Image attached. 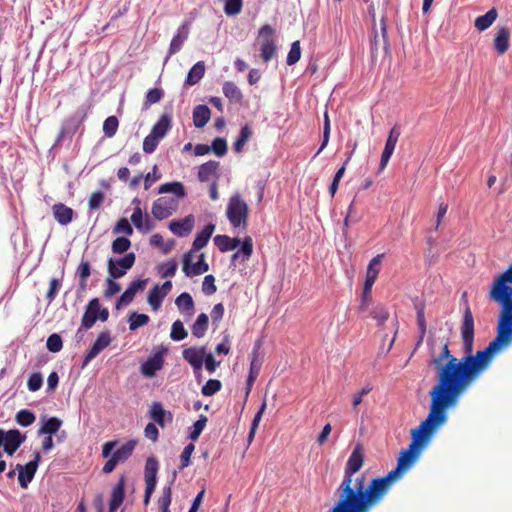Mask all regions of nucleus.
Instances as JSON below:
<instances>
[{"instance_id": "f257e3e1", "label": "nucleus", "mask_w": 512, "mask_h": 512, "mask_svg": "<svg viewBox=\"0 0 512 512\" xmlns=\"http://www.w3.org/2000/svg\"><path fill=\"white\" fill-rule=\"evenodd\" d=\"M496 337L483 349L473 354L474 318L467 306L463 314L461 337L463 340L462 358L451 354L448 342L444 343L439 355L432 357L431 365L437 373V384L430 391L447 399L459 401L470 386L486 371L493 356L504 347L512 344V313L499 306Z\"/></svg>"}, {"instance_id": "f03ea898", "label": "nucleus", "mask_w": 512, "mask_h": 512, "mask_svg": "<svg viewBox=\"0 0 512 512\" xmlns=\"http://www.w3.org/2000/svg\"><path fill=\"white\" fill-rule=\"evenodd\" d=\"M364 462L362 447L357 444L351 452L340 485L336 490L338 500L329 512H360L367 484L365 475H356Z\"/></svg>"}, {"instance_id": "7ed1b4c3", "label": "nucleus", "mask_w": 512, "mask_h": 512, "mask_svg": "<svg viewBox=\"0 0 512 512\" xmlns=\"http://www.w3.org/2000/svg\"><path fill=\"white\" fill-rule=\"evenodd\" d=\"M429 413L418 427L411 430V443L416 452H421L431 441L436 430L448 420L447 410L455 407L459 401L430 395Z\"/></svg>"}, {"instance_id": "20e7f679", "label": "nucleus", "mask_w": 512, "mask_h": 512, "mask_svg": "<svg viewBox=\"0 0 512 512\" xmlns=\"http://www.w3.org/2000/svg\"><path fill=\"white\" fill-rule=\"evenodd\" d=\"M405 472L398 466L382 477L373 478L368 484L360 512H370L371 509L381 503L389 492L392 484Z\"/></svg>"}, {"instance_id": "39448f33", "label": "nucleus", "mask_w": 512, "mask_h": 512, "mask_svg": "<svg viewBox=\"0 0 512 512\" xmlns=\"http://www.w3.org/2000/svg\"><path fill=\"white\" fill-rule=\"evenodd\" d=\"M488 297L490 301L498 306H504L512 313V262L493 277Z\"/></svg>"}, {"instance_id": "423d86ee", "label": "nucleus", "mask_w": 512, "mask_h": 512, "mask_svg": "<svg viewBox=\"0 0 512 512\" xmlns=\"http://www.w3.org/2000/svg\"><path fill=\"white\" fill-rule=\"evenodd\" d=\"M249 208L247 203L241 198L240 194L232 195L226 208V216L233 228H242L246 230L248 225Z\"/></svg>"}, {"instance_id": "0eeeda50", "label": "nucleus", "mask_w": 512, "mask_h": 512, "mask_svg": "<svg viewBox=\"0 0 512 512\" xmlns=\"http://www.w3.org/2000/svg\"><path fill=\"white\" fill-rule=\"evenodd\" d=\"M118 441H107L102 445V456L104 458H108L109 456H112L119 464L124 463L127 461L130 456L132 455L136 445L137 441L134 439H130L127 442H125L123 445H121L117 450L114 451V449L117 447Z\"/></svg>"}, {"instance_id": "6e6552de", "label": "nucleus", "mask_w": 512, "mask_h": 512, "mask_svg": "<svg viewBox=\"0 0 512 512\" xmlns=\"http://www.w3.org/2000/svg\"><path fill=\"white\" fill-rule=\"evenodd\" d=\"M118 441H107L102 445V456L104 458H108L109 456H112L119 464L124 463L127 461L130 456L132 455L136 445L137 441L134 439H130L127 442H125L123 445H121L117 450L114 451V449L117 447Z\"/></svg>"}, {"instance_id": "1a4fd4ad", "label": "nucleus", "mask_w": 512, "mask_h": 512, "mask_svg": "<svg viewBox=\"0 0 512 512\" xmlns=\"http://www.w3.org/2000/svg\"><path fill=\"white\" fill-rule=\"evenodd\" d=\"M275 30L269 25H263L258 32V38L260 40V55L264 62L268 63L276 55V44L274 40Z\"/></svg>"}, {"instance_id": "9d476101", "label": "nucleus", "mask_w": 512, "mask_h": 512, "mask_svg": "<svg viewBox=\"0 0 512 512\" xmlns=\"http://www.w3.org/2000/svg\"><path fill=\"white\" fill-rule=\"evenodd\" d=\"M136 255L133 252L126 253L123 257H110L107 260L108 275L112 278H122L135 264Z\"/></svg>"}, {"instance_id": "9b49d317", "label": "nucleus", "mask_w": 512, "mask_h": 512, "mask_svg": "<svg viewBox=\"0 0 512 512\" xmlns=\"http://www.w3.org/2000/svg\"><path fill=\"white\" fill-rule=\"evenodd\" d=\"M168 352V348L161 345L153 349L151 355L141 364L140 371L143 376L151 378L156 372L161 370L164 364V355Z\"/></svg>"}, {"instance_id": "f8f14e48", "label": "nucleus", "mask_w": 512, "mask_h": 512, "mask_svg": "<svg viewBox=\"0 0 512 512\" xmlns=\"http://www.w3.org/2000/svg\"><path fill=\"white\" fill-rule=\"evenodd\" d=\"M33 455V460L29 461L25 465L17 464L15 467V470L18 471L19 485L23 489H26L34 479L41 460L40 452L35 451Z\"/></svg>"}, {"instance_id": "ddd939ff", "label": "nucleus", "mask_w": 512, "mask_h": 512, "mask_svg": "<svg viewBox=\"0 0 512 512\" xmlns=\"http://www.w3.org/2000/svg\"><path fill=\"white\" fill-rule=\"evenodd\" d=\"M206 352V346H202L200 348L189 347L182 351L183 359L193 368L198 382L201 381V370L203 368Z\"/></svg>"}, {"instance_id": "4468645a", "label": "nucleus", "mask_w": 512, "mask_h": 512, "mask_svg": "<svg viewBox=\"0 0 512 512\" xmlns=\"http://www.w3.org/2000/svg\"><path fill=\"white\" fill-rule=\"evenodd\" d=\"M179 201L174 197H160L153 202L152 214L157 220L169 218L178 208Z\"/></svg>"}, {"instance_id": "2eb2a0df", "label": "nucleus", "mask_w": 512, "mask_h": 512, "mask_svg": "<svg viewBox=\"0 0 512 512\" xmlns=\"http://www.w3.org/2000/svg\"><path fill=\"white\" fill-rule=\"evenodd\" d=\"M112 341L111 333L108 330L102 331L91 348L87 351L82 362V368L86 367L94 358H96Z\"/></svg>"}, {"instance_id": "dca6fc26", "label": "nucleus", "mask_w": 512, "mask_h": 512, "mask_svg": "<svg viewBox=\"0 0 512 512\" xmlns=\"http://www.w3.org/2000/svg\"><path fill=\"white\" fill-rule=\"evenodd\" d=\"M148 279H137L129 284L127 289L121 294V296L116 301V309H121L127 305H129L137 292L143 291L146 287Z\"/></svg>"}, {"instance_id": "f3484780", "label": "nucleus", "mask_w": 512, "mask_h": 512, "mask_svg": "<svg viewBox=\"0 0 512 512\" xmlns=\"http://www.w3.org/2000/svg\"><path fill=\"white\" fill-rule=\"evenodd\" d=\"M209 270L204 255L201 254L196 263H191V253H187L183 257V272L187 277L201 275Z\"/></svg>"}, {"instance_id": "a211bd4d", "label": "nucleus", "mask_w": 512, "mask_h": 512, "mask_svg": "<svg viewBox=\"0 0 512 512\" xmlns=\"http://www.w3.org/2000/svg\"><path fill=\"white\" fill-rule=\"evenodd\" d=\"M194 216L187 215L181 220H173L169 223V230L178 237L188 236L194 227Z\"/></svg>"}, {"instance_id": "6ab92c4d", "label": "nucleus", "mask_w": 512, "mask_h": 512, "mask_svg": "<svg viewBox=\"0 0 512 512\" xmlns=\"http://www.w3.org/2000/svg\"><path fill=\"white\" fill-rule=\"evenodd\" d=\"M125 483L126 478L124 475H121L117 484L113 487L111 493V499L109 503V512H116L117 509L123 503L125 497Z\"/></svg>"}, {"instance_id": "aec40b11", "label": "nucleus", "mask_w": 512, "mask_h": 512, "mask_svg": "<svg viewBox=\"0 0 512 512\" xmlns=\"http://www.w3.org/2000/svg\"><path fill=\"white\" fill-rule=\"evenodd\" d=\"M172 128L171 113L164 112L158 121L152 126L150 134L162 140Z\"/></svg>"}, {"instance_id": "412c9836", "label": "nucleus", "mask_w": 512, "mask_h": 512, "mask_svg": "<svg viewBox=\"0 0 512 512\" xmlns=\"http://www.w3.org/2000/svg\"><path fill=\"white\" fill-rule=\"evenodd\" d=\"M97 305L98 298L91 299L86 305L84 314L81 319L82 328L85 330L91 329L98 320V311H96Z\"/></svg>"}, {"instance_id": "4be33fe9", "label": "nucleus", "mask_w": 512, "mask_h": 512, "mask_svg": "<svg viewBox=\"0 0 512 512\" xmlns=\"http://www.w3.org/2000/svg\"><path fill=\"white\" fill-rule=\"evenodd\" d=\"M179 312L185 317H192L195 313V304L188 292L181 293L175 300Z\"/></svg>"}, {"instance_id": "5701e85b", "label": "nucleus", "mask_w": 512, "mask_h": 512, "mask_svg": "<svg viewBox=\"0 0 512 512\" xmlns=\"http://www.w3.org/2000/svg\"><path fill=\"white\" fill-rule=\"evenodd\" d=\"M215 246L219 249L220 252L225 253L228 251H232L237 247H241V239L238 237L231 238L227 235H216L213 238Z\"/></svg>"}, {"instance_id": "b1692460", "label": "nucleus", "mask_w": 512, "mask_h": 512, "mask_svg": "<svg viewBox=\"0 0 512 512\" xmlns=\"http://www.w3.org/2000/svg\"><path fill=\"white\" fill-rule=\"evenodd\" d=\"M131 221L139 231L148 232L153 229V223L149 216L147 214L144 216L142 209L139 206L134 208L131 215Z\"/></svg>"}, {"instance_id": "393cba45", "label": "nucleus", "mask_w": 512, "mask_h": 512, "mask_svg": "<svg viewBox=\"0 0 512 512\" xmlns=\"http://www.w3.org/2000/svg\"><path fill=\"white\" fill-rule=\"evenodd\" d=\"M214 230L215 224L208 223L207 225H205L204 228L196 234L195 239L192 243V251H198L204 248L208 244Z\"/></svg>"}, {"instance_id": "a878e982", "label": "nucleus", "mask_w": 512, "mask_h": 512, "mask_svg": "<svg viewBox=\"0 0 512 512\" xmlns=\"http://www.w3.org/2000/svg\"><path fill=\"white\" fill-rule=\"evenodd\" d=\"M159 469L158 460L155 457H148L144 468L145 484L156 487L157 474Z\"/></svg>"}, {"instance_id": "bb28decb", "label": "nucleus", "mask_w": 512, "mask_h": 512, "mask_svg": "<svg viewBox=\"0 0 512 512\" xmlns=\"http://www.w3.org/2000/svg\"><path fill=\"white\" fill-rule=\"evenodd\" d=\"M151 419L159 426L164 427L165 422H172V414L166 411L160 402H154L150 409Z\"/></svg>"}, {"instance_id": "cd10ccee", "label": "nucleus", "mask_w": 512, "mask_h": 512, "mask_svg": "<svg viewBox=\"0 0 512 512\" xmlns=\"http://www.w3.org/2000/svg\"><path fill=\"white\" fill-rule=\"evenodd\" d=\"M53 215L55 220L61 225H67L73 220L74 211L72 208L62 204L57 203L52 207Z\"/></svg>"}, {"instance_id": "c85d7f7f", "label": "nucleus", "mask_w": 512, "mask_h": 512, "mask_svg": "<svg viewBox=\"0 0 512 512\" xmlns=\"http://www.w3.org/2000/svg\"><path fill=\"white\" fill-rule=\"evenodd\" d=\"M189 35V27L186 24L181 25L176 35L172 38L169 46V56L179 52L184 44V42L187 40Z\"/></svg>"}, {"instance_id": "c756f323", "label": "nucleus", "mask_w": 512, "mask_h": 512, "mask_svg": "<svg viewBox=\"0 0 512 512\" xmlns=\"http://www.w3.org/2000/svg\"><path fill=\"white\" fill-rule=\"evenodd\" d=\"M192 118L196 128H203L211 118V111L207 105H197L193 109Z\"/></svg>"}, {"instance_id": "7c9ffc66", "label": "nucleus", "mask_w": 512, "mask_h": 512, "mask_svg": "<svg viewBox=\"0 0 512 512\" xmlns=\"http://www.w3.org/2000/svg\"><path fill=\"white\" fill-rule=\"evenodd\" d=\"M253 253V240L250 236H246L241 243L240 250L233 253L231 256V262L235 263L238 260L246 262L250 259Z\"/></svg>"}, {"instance_id": "2f4dec72", "label": "nucleus", "mask_w": 512, "mask_h": 512, "mask_svg": "<svg viewBox=\"0 0 512 512\" xmlns=\"http://www.w3.org/2000/svg\"><path fill=\"white\" fill-rule=\"evenodd\" d=\"M259 348V343H257L253 349V358L250 363V370L247 377V387H246V395H248L251 391L252 385L258 377L261 368V362L257 358V349Z\"/></svg>"}, {"instance_id": "473e14b6", "label": "nucleus", "mask_w": 512, "mask_h": 512, "mask_svg": "<svg viewBox=\"0 0 512 512\" xmlns=\"http://www.w3.org/2000/svg\"><path fill=\"white\" fill-rule=\"evenodd\" d=\"M510 31L507 27L498 29L495 39L494 47L498 54L503 55L509 49Z\"/></svg>"}, {"instance_id": "72a5a7b5", "label": "nucleus", "mask_w": 512, "mask_h": 512, "mask_svg": "<svg viewBox=\"0 0 512 512\" xmlns=\"http://www.w3.org/2000/svg\"><path fill=\"white\" fill-rule=\"evenodd\" d=\"M61 425H62V421L58 417H55V416H52L49 418L43 417V418H41V426L38 430V436H41L44 434L53 435V434L57 433V431L60 429Z\"/></svg>"}, {"instance_id": "f704fd0d", "label": "nucleus", "mask_w": 512, "mask_h": 512, "mask_svg": "<svg viewBox=\"0 0 512 512\" xmlns=\"http://www.w3.org/2000/svg\"><path fill=\"white\" fill-rule=\"evenodd\" d=\"M421 452H416L413 447L409 446L408 449L401 451L400 456L397 460V466L400 467L404 472L410 469L413 463L418 458Z\"/></svg>"}, {"instance_id": "c9c22d12", "label": "nucleus", "mask_w": 512, "mask_h": 512, "mask_svg": "<svg viewBox=\"0 0 512 512\" xmlns=\"http://www.w3.org/2000/svg\"><path fill=\"white\" fill-rule=\"evenodd\" d=\"M205 74V63L204 61H198L189 70L188 75L185 79L186 86H193L197 84Z\"/></svg>"}, {"instance_id": "e433bc0d", "label": "nucleus", "mask_w": 512, "mask_h": 512, "mask_svg": "<svg viewBox=\"0 0 512 512\" xmlns=\"http://www.w3.org/2000/svg\"><path fill=\"white\" fill-rule=\"evenodd\" d=\"M176 475H177V472L174 471L171 483L169 485L163 487L161 496L158 498L157 502H158V506H159V509L161 512H170L169 507H170L171 500H172L171 485L174 482Z\"/></svg>"}, {"instance_id": "4c0bfd02", "label": "nucleus", "mask_w": 512, "mask_h": 512, "mask_svg": "<svg viewBox=\"0 0 512 512\" xmlns=\"http://www.w3.org/2000/svg\"><path fill=\"white\" fill-rule=\"evenodd\" d=\"M158 193H171L175 196L174 198H176L178 201L179 199L184 198L186 196L183 184L177 181L162 184L158 189Z\"/></svg>"}, {"instance_id": "58836bf2", "label": "nucleus", "mask_w": 512, "mask_h": 512, "mask_svg": "<svg viewBox=\"0 0 512 512\" xmlns=\"http://www.w3.org/2000/svg\"><path fill=\"white\" fill-rule=\"evenodd\" d=\"M497 16V10L495 8H491L484 15H481L475 19V27L479 31H484L493 24V22L497 19Z\"/></svg>"}, {"instance_id": "ea45409f", "label": "nucleus", "mask_w": 512, "mask_h": 512, "mask_svg": "<svg viewBox=\"0 0 512 512\" xmlns=\"http://www.w3.org/2000/svg\"><path fill=\"white\" fill-rule=\"evenodd\" d=\"M208 323V315L205 313L199 314L191 328L193 336L196 338L204 337L208 329Z\"/></svg>"}, {"instance_id": "a19ab883", "label": "nucleus", "mask_w": 512, "mask_h": 512, "mask_svg": "<svg viewBox=\"0 0 512 512\" xmlns=\"http://www.w3.org/2000/svg\"><path fill=\"white\" fill-rule=\"evenodd\" d=\"M219 162L210 160L202 165H200L198 169V179L201 182H206L210 179L212 175H215L218 168H219Z\"/></svg>"}, {"instance_id": "79ce46f5", "label": "nucleus", "mask_w": 512, "mask_h": 512, "mask_svg": "<svg viewBox=\"0 0 512 512\" xmlns=\"http://www.w3.org/2000/svg\"><path fill=\"white\" fill-rule=\"evenodd\" d=\"M79 127L80 124L76 122L72 117L66 119L61 125V130L59 132L56 143H60L67 136H73Z\"/></svg>"}, {"instance_id": "37998d69", "label": "nucleus", "mask_w": 512, "mask_h": 512, "mask_svg": "<svg viewBox=\"0 0 512 512\" xmlns=\"http://www.w3.org/2000/svg\"><path fill=\"white\" fill-rule=\"evenodd\" d=\"M165 298V292H161L160 285L156 284L149 292L147 301L153 310H158L161 307L162 301Z\"/></svg>"}, {"instance_id": "c03bdc74", "label": "nucleus", "mask_w": 512, "mask_h": 512, "mask_svg": "<svg viewBox=\"0 0 512 512\" xmlns=\"http://www.w3.org/2000/svg\"><path fill=\"white\" fill-rule=\"evenodd\" d=\"M222 91L225 97H227L230 101L240 102L243 98L241 90L232 81L224 82Z\"/></svg>"}, {"instance_id": "a18cd8bd", "label": "nucleus", "mask_w": 512, "mask_h": 512, "mask_svg": "<svg viewBox=\"0 0 512 512\" xmlns=\"http://www.w3.org/2000/svg\"><path fill=\"white\" fill-rule=\"evenodd\" d=\"M251 135H252L251 127L248 124L242 126L240 129L239 135L233 144L234 151L237 153L241 152L244 145L250 139Z\"/></svg>"}, {"instance_id": "49530a36", "label": "nucleus", "mask_w": 512, "mask_h": 512, "mask_svg": "<svg viewBox=\"0 0 512 512\" xmlns=\"http://www.w3.org/2000/svg\"><path fill=\"white\" fill-rule=\"evenodd\" d=\"M26 440V434L18 429H11L7 431L5 443L10 446L20 447Z\"/></svg>"}, {"instance_id": "de8ad7c7", "label": "nucleus", "mask_w": 512, "mask_h": 512, "mask_svg": "<svg viewBox=\"0 0 512 512\" xmlns=\"http://www.w3.org/2000/svg\"><path fill=\"white\" fill-rule=\"evenodd\" d=\"M150 318L147 314L132 312L129 316V329L135 331L138 328L148 324Z\"/></svg>"}, {"instance_id": "09e8293b", "label": "nucleus", "mask_w": 512, "mask_h": 512, "mask_svg": "<svg viewBox=\"0 0 512 512\" xmlns=\"http://www.w3.org/2000/svg\"><path fill=\"white\" fill-rule=\"evenodd\" d=\"M15 420L20 426L29 427L35 422L36 416L31 410L22 409L17 412Z\"/></svg>"}, {"instance_id": "8fccbe9b", "label": "nucleus", "mask_w": 512, "mask_h": 512, "mask_svg": "<svg viewBox=\"0 0 512 512\" xmlns=\"http://www.w3.org/2000/svg\"><path fill=\"white\" fill-rule=\"evenodd\" d=\"M131 247V241L129 238L121 236L113 240L111 244V250L114 254H124Z\"/></svg>"}, {"instance_id": "3c124183", "label": "nucleus", "mask_w": 512, "mask_h": 512, "mask_svg": "<svg viewBox=\"0 0 512 512\" xmlns=\"http://www.w3.org/2000/svg\"><path fill=\"white\" fill-rule=\"evenodd\" d=\"M118 126L119 121L116 116L107 117L103 123V133L105 137L112 138L116 134Z\"/></svg>"}, {"instance_id": "603ef678", "label": "nucleus", "mask_w": 512, "mask_h": 512, "mask_svg": "<svg viewBox=\"0 0 512 512\" xmlns=\"http://www.w3.org/2000/svg\"><path fill=\"white\" fill-rule=\"evenodd\" d=\"M188 335L187 330L184 327V324L180 320H176L173 322L171 326L170 337L174 341H182Z\"/></svg>"}, {"instance_id": "864d4df0", "label": "nucleus", "mask_w": 512, "mask_h": 512, "mask_svg": "<svg viewBox=\"0 0 512 512\" xmlns=\"http://www.w3.org/2000/svg\"><path fill=\"white\" fill-rule=\"evenodd\" d=\"M351 154L350 153L347 157V159L345 160L344 164L336 171L334 177H333V180H332V183L330 184L329 186V193L331 195V197H334V195L336 194L337 192V189H338V185H339V182L340 180L342 179L344 173H345V169H346V164L348 163V161L350 160L351 158Z\"/></svg>"}, {"instance_id": "5fc2aeb1", "label": "nucleus", "mask_w": 512, "mask_h": 512, "mask_svg": "<svg viewBox=\"0 0 512 512\" xmlns=\"http://www.w3.org/2000/svg\"><path fill=\"white\" fill-rule=\"evenodd\" d=\"M163 96H164V92L162 89H160V88L149 89L148 92L146 93L143 109H147L151 105L158 103L162 99Z\"/></svg>"}, {"instance_id": "6e6d98bb", "label": "nucleus", "mask_w": 512, "mask_h": 512, "mask_svg": "<svg viewBox=\"0 0 512 512\" xmlns=\"http://www.w3.org/2000/svg\"><path fill=\"white\" fill-rule=\"evenodd\" d=\"M383 257V254H378L375 257L371 259V261L368 264L367 272H366V278L376 280L377 276L379 274V266L381 263V259Z\"/></svg>"}, {"instance_id": "4d7b16f0", "label": "nucleus", "mask_w": 512, "mask_h": 512, "mask_svg": "<svg viewBox=\"0 0 512 512\" xmlns=\"http://www.w3.org/2000/svg\"><path fill=\"white\" fill-rule=\"evenodd\" d=\"M222 388V383L220 380L217 379H209L201 389V393L204 396H212L219 392Z\"/></svg>"}, {"instance_id": "13d9d810", "label": "nucleus", "mask_w": 512, "mask_h": 512, "mask_svg": "<svg viewBox=\"0 0 512 512\" xmlns=\"http://www.w3.org/2000/svg\"><path fill=\"white\" fill-rule=\"evenodd\" d=\"M207 423V417L205 415H200L199 419L194 422L192 426V430L190 431L189 438L192 441H196L201 435Z\"/></svg>"}, {"instance_id": "bf43d9fd", "label": "nucleus", "mask_w": 512, "mask_h": 512, "mask_svg": "<svg viewBox=\"0 0 512 512\" xmlns=\"http://www.w3.org/2000/svg\"><path fill=\"white\" fill-rule=\"evenodd\" d=\"M113 234H125L131 236L133 234V228L126 218H121L117 221L112 230Z\"/></svg>"}, {"instance_id": "052dcab7", "label": "nucleus", "mask_w": 512, "mask_h": 512, "mask_svg": "<svg viewBox=\"0 0 512 512\" xmlns=\"http://www.w3.org/2000/svg\"><path fill=\"white\" fill-rule=\"evenodd\" d=\"M301 57V47L299 41H294L291 44L290 50L287 55L286 63L289 66L296 64Z\"/></svg>"}, {"instance_id": "680f3d73", "label": "nucleus", "mask_w": 512, "mask_h": 512, "mask_svg": "<svg viewBox=\"0 0 512 512\" xmlns=\"http://www.w3.org/2000/svg\"><path fill=\"white\" fill-rule=\"evenodd\" d=\"M46 347L52 353H57L61 351L63 347V341L61 336L57 333L51 334L46 341Z\"/></svg>"}, {"instance_id": "e2e57ef3", "label": "nucleus", "mask_w": 512, "mask_h": 512, "mask_svg": "<svg viewBox=\"0 0 512 512\" xmlns=\"http://www.w3.org/2000/svg\"><path fill=\"white\" fill-rule=\"evenodd\" d=\"M118 278H112L108 275V277L105 280L106 289L104 290V296L106 298H111L121 290V286L119 283H117L115 280Z\"/></svg>"}, {"instance_id": "0e129e2a", "label": "nucleus", "mask_w": 512, "mask_h": 512, "mask_svg": "<svg viewBox=\"0 0 512 512\" xmlns=\"http://www.w3.org/2000/svg\"><path fill=\"white\" fill-rule=\"evenodd\" d=\"M158 271L163 278L173 277L177 271V263L175 260H170L158 266Z\"/></svg>"}, {"instance_id": "69168bd1", "label": "nucleus", "mask_w": 512, "mask_h": 512, "mask_svg": "<svg viewBox=\"0 0 512 512\" xmlns=\"http://www.w3.org/2000/svg\"><path fill=\"white\" fill-rule=\"evenodd\" d=\"M242 0H226L224 5V12L228 16H235L242 10Z\"/></svg>"}, {"instance_id": "338daca9", "label": "nucleus", "mask_w": 512, "mask_h": 512, "mask_svg": "<svg viewBox=\"0 0 512 512\" xmlns=\"http://www.w3.org/2000/svg\"><path fill=\"white\" fill-rule=\"evenodd\" d=\"M227 149V142L221 137L215 138L210 146V151L212 150L218 157L226 155Z\"/></svg>"}, {"instance_id": "774afa93", "label": "nucleus", "mask_w": 512, "mask_h": 512, "mask_svg": "<svg viewBox=\"0 0 512 512\" xmlns=\"http://www.w3.org/2000/svg\"><path fill=\"white\" fill-rule=\"evenodd\" d=\"M43 385V377L40 372L32 373L27 381L28 390L31 392L38 391Z\"/></svg>"}]
</instances>
